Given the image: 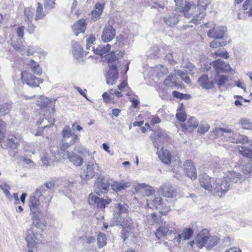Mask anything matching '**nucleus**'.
Masks as SVG:
<instances>
[{"label": "nucleus", "mask_w": 252, "mask_h": 252, "mask_svg": "<svg viewBox=\"0 0 252 252\" xmlns=\"http://www.w3.org/2000/svg\"><path fill=\"white\" fill-rule=\"evenodd\" d=\"M182 13L186 18H191L190 22L196 24L200 21L205 16L204 11L199 5L192 6L189 2L182 8Z\"/></svg>", "instance_id": "obj_1"}, {"label": "nucleus", "mask_w": 252, "mask_h": 252, "mask_svg": "<svg viewBox=\"0 0 252 252\" xmlns=\"http://www.w3.org/2000/svg\"><path fill=\"white\" fill-rule=\"evenodd\" d=\"M113 222L115 225H121L123 229L122 231V238L124 241L129 237H132L133 228L131 225V220L129 217H124L117 213L113 218Z\"/></svg>", "instance_id": "obj_2"}, {"label": "nucleus", "mask_w": 252, "mask_h": 252, "mask_svg": "<svg viewBox=\"0 0 252 252\" xmlns=\"http://www.w3.org/2000/svg\"><path fill=\"white\" fill-rule=\"evenodd\" d=\"M62 139L60 143V148L62 151H65L71 146L73 145L78 139V135L66 126L62 130Z\"/></svg>", "instance_id": "obj_3"}, {"label": "nucleus", "mask_w": 252, "mask_h": 252, "mask_svg": "<svg viewBox=\"0 0 252 252\" xmlns=\"http://www.w3.org/2000/svg\"><path fill=\"white\" fill-rule=\"evenodd\" d=\"M50 152L52 155V158H49L46 152L43 153L41 157V161L44 166H47L51 164V163L54 162L55 160H61L62 158H64L65 151H62L60 148V146H52L50 147Z\"/></svg>", "instance_id": "obj_4"}, {"label": "nucleus", "mask_w": 252, "mask_h": 252, "mask_svg": "<svg viewBox=\"0 0 252 252\" xmlns=\"http://www.w3.org/2000/svg\"><path fill=\"white\" fill-rule=\"evenodd\" d=\"M176 224L174 222H168L162 224L156 230L155 235L158 238L163 236L176 233Z\"/></svg>", "instance_id": "obj_5"}, {"label": "nucleus", "mask_w": 252, "mask_h": 252, "mask_svg": "<svg viewBox=\"0 0 252 252\" xmlns=\"http://www.w3.org/2000/svg\"><path fill=\"white\" fill-rule=\"evenodd\" d=\"M110 184L108 180L103 175H100L95 181L94 191L98 195L107 193Z\"/></svg>", "instance_id": "obj_6"}, {"label": "nucleus", "mask_w": 252, "mask_h": 252, "mask_svg": "<svg viewBox=\"0 0 252 252\" xmlns=\"http://www.w3.org/2000/svg\"><path fill=\"white\" fill-rule=\"evenodd\" d=\"M230 185V182L227 181V178H219L216 180L213 186V189L217 195L221 197L228 190Z\"/></svg>", "instance_id": "obj_7"}, {"label": "nucleus", "mask_w": 252, "mask_h": 252, "mask_svg": "<svg viewBox=\"0 0 252 252\" xmlns=\"http://www.w3.org/2000/svg\"><path fill=\"white\" fill-rule=\"evenodd\" d=\"M26 240L27 242L28 248H33L35 243L43 242V237L41 233H34L32 229H28L26 233Z\"/></svg>", "instance_id": "obj_8"}, {"label": "nucleus", "mask_w": 252, "mask_h": 252, "mask_svg": "<svg viewBox=\"0 0 252 252\" xmlns=\"http://www.w3.org/2000/svg\"><path fill=\"white\" fill-rule=\"evenodd\" d=\"M21 79L23 82L32 87H38L42 83V80L38 78L31 73L24 71L21 73Z\"/></svg>", "instance_id": "obj_9"}, {"label": "nucleus", "mask_w": 252, "mask_h": 252, "mask_svg": "<svg viewBox=\"0 0 252 252\" xmlns=\"http://www.w3.org/2000/svg\"><path fill=\"white\" fill-rule=\"evenodd\" d=\"M116 35L115 29L109 24L105 25L101 34V39L105 42H107L112 40Z\"/></svg>", "instance_id": "obj_10"}, {"label": "nucleus", "mask_w": 252, "mask_h": 252, "mask_svg": "<svg viewBox=\"0 0 252 252\" xmlns=\"http://www.w3.org/2000/svg\"><path fill=\"white\" fill-rule=\"evenodd\" d=\"M109 68L106 76V83L108 85H113L116 83L118 78L117 67L115 64H110Z\"/></svg>", "instance_id": "obj_11"}, {"label": "nucleus", "mask_w": 252, "mask_h": 252, "mask_svg": "<svg viewBox=\"0 0 252 252\" xmlns=\"http://www.w3.org/2000/svg\"><path fill=\"white\" fill-rule=\"evenodd\" d=\"M88 202L90 204H96L99 208H104L111 202V199L100 198L95 195L90 194L88 197Z\"/></svg>", "instance_id": "obj_12"}, {"label": "nucleus", "mask_w": 252, "mask_h": 252, "mask_svg": "<svg viewBox=\"0 0 252 252\" xmlns=\"http://www.w3.org/2000/svg\"><path fill=\"white\" fill-rule=\"evenodd\" d=\"M92 161L89 162V164H87L86 169L83 171L82 174L80 175L81 178L85 180H88L92 178L94 176V168L95 166L97 165V164H94V160L92 157Z\"/></svg>", "instance_id": "obj_13"}, {"label": "nucleus", "mask_w": 252, "mask_h": 252, "mask_svg": "<svg viewBox=\"0 0 252 252\" xmlns=\"http://www.w3.org/2000/svg\"><path fill=\"white\" fill-rule=\"evenodd\" d=\"M184 171L189 178L192 180L196 179L197 177L196 169L190 160H187L185 161L183 164Z\"/></svg>", "instance_id": "obj_14"}, {"label": "nucleus", "mask_w": 252, "mask_h": 252, "mask_svg": "<svg viewBox=\"0 0 252 252\" xmlns=\"http://www.w3.org/2000/svg\"><path fill=\"white\" fill-rule=\"evenodd\" d=\"M158 192L159 195L170 198H173L176 195V190L169 185H163L158 189Z\"/></svg>", "instance_id": "obj_15"}, {"label": "nucleus", "mask_w": 252, "mask_h": 252, "mask_svg": "<svg viewBox=\"0 0 252 252\" xmlns=\"http://www.w3.org/2000/svg\"><path fill=\"white\" fill-rule=\"evenodd\" d=\"M226 31V28L221 26L217 28H214L210 29L207 35L208 37L213 38H221L224 36L225 32Z\"/></svg>", "instance_id": "obj_16"}, {"label": "nucleus", "mask_w": 252, "mask_h": 252, "mask_svg": "<svg viewBox=\"0 0 252 252\" xmlns=\"http://www.w3.org/2000/svg\"><path fill=\"white\" fill-rule=\"evenodd\" d=\"M212 65L215 67L217 73L220 72H227L232 70L229 64L221 60H218L212 62Z\"/></svg>", "instance_id": "obj_17"}, {"label": "nucleus", "mask_w": 252, "mask_h": 252, "mask_svg": "<svg viewBox=\"0 0 252 252\" xmlns=\"http://www.w3.org/2000/svg\"><path fill=\"white\" fill-rule=\"evenodd\" d=\"M86 20L84 19L79 20L72 26V29L75 35L77 36L80 33H84L86 29Z\"/></svg>", "instance_id": "obj_18"}, {"label": "nucleus", "mask_w": 252, "mask_h": 252, "mask_svg": "<svg viewBox=\"0 0 252 252\" xmlns=\"http://www.w3.org/2000/svg\"><path fill=\"white\" fill-rule=\"evenodd\" d=\"M199 181L201 186L206 190H212L213 189V186L211 184L212 179L206 174L199 175Z\"/></svg>", "instance_id": "obj_19"}, {"label": "nucleus", "mask_w": 252, "mask_h": 252, "mask_svg": "<svg viewBox=\"0 0 252 252\" xmlns=\"http://www.w3.org/2000/svg\"><path fill=\"white\" fill-rule=\"evenodd\" d=\"M209 235V233L205 230L200 232L197 235L195 241L198 248H202L207 243Z\"/></svg>", "instance_id": "obj_20"}, {"label": "nucleus", "mask_w": 252, "mask_h": 252, "mask_svg": "<svg viewBox=\"0 0 252 252\" xmlns=\"http://www.w3.org/2000/svg\"><path fill=\"white\" fill-rule=\"evenodd\" d=\"M22 139V138L20 135H10L7 139V146L11 149H16L18 147Z\"/></svg>", "instance_id": "obj_21"}, {"label": "nucleus", "mask_w": 252, "mask_h": 252, "mask_svg": "<svg viewBox=\"0 0 252 252\" xmlns=\"http://www.w3.org/2000/svg\"><path fill=\"white\" fill-rule=\"evenodd\" d=\"M39 203L40 202L29 204L31 213L32 214V217L35 220H39L42 216L39 208Z\"/></svg>", "instance_id": "obj_22"}, {"label": "nucleus", "mask_w": 252, "mask_h": 252, "mask_svg": "<svg viewBox=\"0 0 252 252\" xmlns=\"http://www.w3.org/2000/svg\"><path fill=\"white\" fill-rule=\"evenodd\" d=\"M66 153V158L72 162L73 164L76 166H80L82 164L83 159L81 157L75 154L70 153L68 151Z\"/></svg>", "instance_id": "obj_23"}, {"label": "nucleus", "mask_w": 252, "mask_h": 252, "mask_svg": "<svg viewBox=\"0 0 252 252\" xmlns=\"http://www.w3.org/2000/svg\"><path fill=\"white\" fill-rule=\"evenodd\" d=\"M198 82L199 85L205 89H210L213 85V81L209 80L207 75H203L200 77L198 78Z\"/></svg>", "instance_id": "obj_24"}, {"label": "nucleus", "mask_w": 252, "mask_h": 252, "mask_svg": "<svg viewBox=\"0 0 252 252\" xmlns=\"http://www.w3.org/2000/svg\"><path fill=\"white\" fill-rule=\"evenodd\" d=\"M230 141L234 143H244L248 141V138L239 133H233L231 136L229 137Z\"/></svg>", "instance_id": "obj_25"}, {"label": "nucleus", "mask_w": 252, "mask_h": 252, "mask_svg": "<svg viewBox=\"0 0 252 252\" xmlns=\"http://www.w3.org/2000/svg\"><path fill=\"white\" fill-rule=\"evenodd\" d=\"M158 158L165 164H168L170 162L171 156L169 152L163 148L158 152Z\"/></svg>", "instance_id": "obj_26"}, {"label": "nucleus", "mask_w": 252, "mask_h": 252, "mask_svg": "<svg viewBox=\"0 0 252 252\" xmlns=\"http://www.w3.org/2000/svg\"><path fill=\"white\" fill-rule=\"evenodd\" d=\"M122 57V53L120 51L111 52L110 54L106 55V59L109 63V67L110 64L112 65L113 62L118 60L120 58Z\"/></svg>", "instance_id": "obj_27"}, {"label": "nucleus", "mask_w": 252, "mask_h": 252, "mask_svg": "<svg viewBox=\"0 0 252 252\" xmlns=\"http://www.w3.org/2000/svg\"><path fill=\"white\" fill-rule=\"evenodd\" d=\"M110 45L108 44L99 45L97 46V47L96 48H95L94 47H92V51L94 52V54L101 56L106 53L108 51L110 50Z\"/></svg>", "instance_id": "obj_28"}, {"label": "nucleus", "mask_w": 252, "mask_h": 252, "mask_svg": "<svg viewBox=\"0 0 252 252\" xmlns=\"http://www.w3.org/2000/svg\"><path fill=\"white\" fill-rule=\"evenodd\" d=\"M147 205L149 208H152V207L150 205H151L153 207H155L157 210L158 206L160 205L163 202V200L160 196L152 197L151 198L147 200Z\"/></svg>", "instance_id": "obj_29"}, {"label": "nucleus", "mask_w": 252, "mask_h": 252, "mask_svg": "<svg viewBox=\"0 0 252 252\" xmlns=\"http://www.w3.org/2000/svg\"><path fill=\"white\" fill-rule=\"evenodd\" d=\"M225 178L227 179V181L229 182H233L237 183L242 179V175L239 173H236L235 171H228L226 177Z\"/></svg>", "instance_id": "obj_30"}, {"label": "nucleus", "mask_w": 252, "mask_h": 252, "mask_svg": "<svg viewBox=\"0 0 252 252\" xmlns=\"http://www.w3.org/2000/svg\"><path fill=\"white\" fill-rule=\"evenodd\" d=\"M177 77L175 74L169 75L164 81V84L165 86L169 87H174L177 86L176 82Z\"/></svg>", "instance_id": "obj_31"}, {"label": "nucleus", "mask_w": 252, "mask_h": 252, "mask_svg": "<svg viewBox=\"0 0 252 252\" xmlns=\"http://www.w3.org/2000/svg\"><path fill=\"white\" fill-rule=\"evenodd\" d=\"M72 53L74 56L76 58L80 57L83 53V49L81 45L77 42L72 44Z\"/></svg>", "instance_id": "obj_32"}, {"label": "nucleus", "mask_w": 252, "mask_h": 252, "mask_svg": "<svg viewBox=\"0 0 252 252\" xmlns=\"http://www.w3.org/2000/svg\"><path fill=\"white\" fill-rule=\"evenodd\" d=\"M219 242L220 238L216 236L210 237L209 236V239L206 246L207 249L208 250L212 249L214 247L217 245Z\"/></svg>", "instance_id": "obj_33"}, {"label": "nucleus", "mask_w": 252, "mask_h": 252, "mask_svg": "<svg viewBox=\"0 0 252 252\" xmlns=\"http://www.w3.org/2000/svg\"><path fill=\"white\" fill-rule=\"evenodd\" d=\"M94 7L95 9L92 12L93 19H96L101 15L103 9V5L100 3H96Z\"/></svg>", "instance_id": "obj_34"}, {"label": "nucleus", "mask_w": 252, "mask_h": 252, "mask_svg": "<svg viewBox=\"0 0 252 252\" xmlns=\"http://www.w3.org/2000/svg\"><path fill=\"white\" fill-rule=\"evenodd\" d=\"M163 20L166 25L173 26L179 21L178 18L176 15H172L163 17Z\"/></svg>", "instance_id": "obj_35"}, {"label": "nucleus", "mask_w": 252, "mask_h": 252, "mask_svg": "<svg viewBox=\"0 0 252 252\" xmlns=\"http://www.w3.org/2000/svg\"><path fill=\"white\" fill-rule=\"evenodd\" d=\"M54 119L52 118H43L41 120H39L37 122V125L38 126L43 124V126H41L42 128H45L46 127L50 126L54 124Z\"/></svg>", "instance_id": "obj_36"}, {"label": "nucleus", "mask_w": 252, "mask_h": 252, "mask_svg": "<svg viewBox=\"0 0 252 252\" xmlns=\"http://www.w3.org/2000/svg\"><path fill=\"white\" fill-rule=\"evenodd\" d=\"M35 195L37 197L43 196L44 198L47 197L49 195L50 191L46 189L44 186H41L39 189H37L35 191Z\"/></svg>", "instance_id": "obj_37"}, {"label": "nucleus", "mask_w": 252, "mask_h": 252, "mask_svg": "<svg viewBox=\"0 0 252 252\" xmlns=\"http://www.w3.org/2000/svg\"><path fill=\"white\" fill-rule=\"evenodd\" d=\"M228 81V77L226 76L220 75L219 73L215 76L214 82L216 83L219 87L220 88L221 86H223L225 83Z\"/></svg>", "instance_id": "obj_38"}, {"label": "nucleus", "mask_w": 252, "mask_h": 252, "mask_svg": "<svg viewBox=\"0 0 252 252\" xmlns=\"http://www.w3.org/2000/svg\"><path fill=\"white\" fill-rule=\"evenodd\" d=\"M112 189L115 191H119L128 187L127 184L115 182L111 185Z\"/></svg>", "instance_id": "obj_39"}, {"label": "nucleus", "mask_w": 252, "mask_h": 252, "mask_svg": "<svg viewBox=\"0 0 252 252\" xmlns=\"http://www.w3.org/2000/svg\"><path fill=\"white\" fill-rule=\"evenodd\" d=\"M239 153L243 156L246 158H252V151L248 147H241L239 148Z\"/></svg>", "instance_id": "obj_40"}, {"label": "nucleus", "mask_w": 252, "mask_h": 252, "mask_svg": "<svg viewBox=\"0 0 252 252\" xmlns=\"http://www.w3.org/2000/svg\"><path fill=\"white\" fill-rule=\"evenodd\" d=\"M239 124L244 129H252V122L249 119L242 118L240 120Z\"/></svg>", "instance_id": "obj_41"}, {"label": "nucleus", "mask_w": 252, "mask_h": 252, "mask_svg": "<svg viewBox=\"0 0 252 252\" xmlns=\"http://www.w3.org/2000/svg\"><path fill=\"white\" fill-rule=\"evenodd\" d=\"M140 189L144 190L143 192V194L144 195L150 196L153 192V190L152 189L151 187H147L144 184L140 185L138 187L136 188V191L139 190Z\"/></svg>", "instance_id": "obj_42"}, {"label": "nucleus", "mask_w": 252, "mask_h": 252, "mask_svg": "<svg viewBox=\"0 0 252 252\" xmlns=\"http://www.w3.org/2000/svg\"><path fill=\"white\" fill-rule=\"evenodd\" d=\"M45 16V12L43 11L42 4L40 3H37V7L36 10V15L35 19L38 20L43 18Z\"/></svg>", "instance_id": "obj_43"}, {"label": "nucleus", "mask_w": 252, "mask_h": 252, "mask_svg": "<svg viewBox=\"0 0 252 252\" xmlns=\"http://www.w3.org/2000/svg\"><path fill=\"white\" fill-rule=\"evenodd\" d=\"M158 210L161 214L165 215L170 210V206L167 200L164 201L159 206H158Z\"/></svg>", "instance_id": "obj_44"}, {"label": "nucleus", "mask_w": 252, "mask_h": 252, "mask_svg": "<svg viewBox=\"0 0 252 252\" xmlns=\"http://www.w3.org/2000/svg\"><path fill=\"white\" fill-rule=\"evenodd\" d=\"M97 243L99 248H102L107 244V237L105 234L99 233L97 237Z\"/></svg>", "instance_id": "obj_45"}, {"label": "nucleus", "mask_w": 252, "mask_h": 252, "mask_svg": "<svg viewBox=\"0 0 252 252\" xmlns=\"http://www.w3.org/2000/svg\"><path fill=\"white\" fill-rule=\"evenodd\" d=\"M240 169L244 174H248L252 172V162L248 163L247 164H243L240 166Z\"/></svg>", "instance_id": "obj_46"}, {"label": "nucleus", "mask_w": 252, "mask_h": 252, "mask_svg": "<svg viewBox=\"0 0 252 252\" xmlns=\"http://www.w3.org/2000/svg\"><path fill=\"white\" fill-rule=\"evenodd\" d=\"M118 211L117 212L120 215H122L124 217H127L128 212V206L126 203H119L118 205Z\"/></svg>", "instance_id": "obj_47"}, {"label": "nucleus", "mask_w": 252, "mask_h": 252, "mask_svg": "<svg viewBox=\"0 0 252 252\" xmlns=\"http://www.w3.org/2000/svg\"><path fill=\"white\" fill-rule=\"evenodd\" d=\"M12 46L16 51L22 55H23L27 50L26 47L18 41L12 43Z\"/></svg>", "instance_id": "obj_48"}, {"label": "nucleus", "mask_w": 252, "mask_h": 252, "mask_svg": "<svg viewBox=\"0 0 252 252\" xmlns=\"http://www.w3.org/2000/svg\"><path fill=\"white\" fill-rule=\"evenodd\" d=\"M210 128L209 124L205 122L202 121L200 123L198 129V132L200 133L203 134L207 132Z\"/></svg>", "instance_id": "obj_49"}, {"label": "nucleus", "mask_w": 252, "mask_h": 252, "mask_svg": "<svg viewBox=\"0 0 252 252\" xmlns=\"http://www.w3.org/2000/svg\"><path fill=\"white\" fill-rule=\"evenodd\" d=\"M38 105L41 107H46L50 104L51 106H49V107L51 108L52 112H54V108L52 106V104L50 102V100L48 99V98H42L40 101H38Z\"/></svg>", "instance_id": "obj_50"}, {"label": "nucleus", "mask_w": 252, "mask_h": 252, "mask_svg": "<svg viewBox=\"0 0 252 252\" xmlns=\"http://www.w3.org/2000/svg\"><path fill=\"white\" fill-rule=\"evenodd\" d=\"M34 10L30 8H26L25 9L24 15L26 17V21L31 22L33 16Z\"/></svg>", "instance_id": "obj_51"}, {"label": "nucleus", "mask_w": 252, "mask_h": 252, "mask_svg": "<svg viewBox=\"0 0 252 252\" xmlns=\"http://www.w3.org/2000/svg\"><path fill=\"white\" fill-rule=\"evenodd\" d=\"M187 126L192 129L196 128L198 126V122L194 117H190L187 123Z\"/></svg>", "instance_id": "obj_52"}, {"label": "nucleus", "mask_w": 252, "mask_h": 252, "mask_svg": "<svg viewBox=\"0 0 252 252\" xmlns=\"http://www.w3.org/2000/svg\"><path fill=\"white\" fill-rule=\"evenodd\" d=\"M183 67L186 69V71L190 74H193L194 71L196 69L195 66L190 62L186 63L183 65Z\"/></svg>", "instance_id": "obj_53"}, {"label": "nucleus", "mask_w": 252, "mask_h": 252, "mask_svg": "<svg viewBox=\"0 0 252 252\" xmlns=\"http://www.w3.org/2000/svg\"><path fill=\"white\" fill-rule=\"evenodd\" d=\"M169 163L171 164V166L173 167V169L175 171H177L179 170V168H181V160L179 158L175 159V160L173 161H171Z\"/></svg>", "instance_id": "obj_54"}, {"label": "nucleus", "mask_w": 252, "mask_h": 252, "mask_svg": "<svg viewBox=\"0 0 252 252\" xmlns=\"http://www.w3.org/2000/svg\"><path fill=\"white\" fill-rule=\"evenodd\" d=\"M159 48L157 46H153L148 51V56L151 58H156L158 54Z\"/></svg>", "instance_id": "obj_55"}, {"label": "nucleus", "mask_w": 252, "mask_h": 252, "mask_svg": "<svg viewBox=\"0 0 252 252\" xmlns=\"http://www.w3.org/2000/svg\"><path fill=\"white\" fill-rule=\"evenodd\" d=\"M177 74L182 78V79L186 83L189 84L190 80L189 76L182 70H177Z\"/></svg>", "instance_id": "obj_56"}, {"label": "nucleus", "mask_w": 252, "mask_h": 252, "mask_svg": "<svg viewBox=\"0 0 252 252\" xmlns=\"http://www.w3.org/2000/svg\"><path fill=\"white\" fill-rule=\"evenodd\" d=\"M10 105L7 103H4L0 106V116L4 115L9 112Z\"/></svg>", "instance_id": "obj_57"}, {"label": "nucleus", "mask_w": 252, "mask_h": 252, "mask_svg": "<svg viewBox=\"0 0 252 252\" xmlns=\"http://www.w3.org/2000/svg\"><path fill=\"white\" fill-rule=\"evenodd\" d=\"M183 234L184 240H189L193 234V230L190 228H186L184 230Z\"/></svg>", "instance_id": "obj_58"}, {"label": "nucleus", "mask_w": 252, "mask_h": 252, "mask_svg": "<svg viewBox=\"0 0 252 252\" xmlns=\"http://www.w3.org/2000/svg\"><path fill=\"white\" fill-rule=\"evenodd\" d=\"M0 188L3 190L5 195L7 197H9L10 195V193L8 190L10 188L8 185L6 183L4 182L2 184L0 185Z\"/></svg>", "instance_id": "obj_59"}, {"label": "nucleus", "mask_w": 252, "mask_h": 252, "mask_svg": "<svg viewBox=\"0 0 252 252\" xmlns=\"http://www.w3.org/2000/svg\"><path fill=\"white\" fill-rule=\"evenodd\" d=\"M223 132L226 133H233V131H232L229 128H216L215 130V134L219 136L220 134L222 135Z\"/></svg>", "instance_id": "obj_60"}, {"label": "nucleus", "mask_w": 252, "mask_h": 252, "mask_svg": "<svg viewBox=\"0 0 252 252\" xmlns=\"http://www.w3.org/2000/svg\"><path fill=\"white\" fill-rule=\"evenodd\" d=\"M172 94L175 97L184 99H188L190 97L189 95L184 94L176 91L173 92Z\"/></svg>", "instance_id": "obj_61"}, {"label": "nucleus", "mask_w": 252, "mask_h": 252, "mask_svg": "<svg viewBox=\"0 0 252 252\" xmlns=\"http://www.w3.org/2000/svg\"><path fill=\"white\" fill-rule=\"evenodd\" d=\"M95 41V38L94 36H90L89 37L87 38L86 39V46H87V48L94 47L93 45H94V42Z\"/></svg>", "instance_id": "obj_62"}, {"label": "nucleus", "mask_w": 252, "mask_h": 252, "mask_svg": "<svg viewBox=\"0 0 252 252\" xmlns=\"http://www.w3.org/2000/svg\"><path fill=\"white\" fill-rule=\"evenodd\" d=\"M147 220L150 223H154L158 220V217L155 213L151 212L147 216Z\"/></svg>", "instance_id": "obj_63"}, {"label": "nucleus", "mask_w": 252, "mask_h": 252, "mask_svg": "<svg viewBox=\"0 0 252 252\" xmlns=\"http://www.w3.org/2000/svg\"><path fill=\"white\" fill-rule=\"evenodd\" d=\"M55 4V0H44V5L46 9H51L54 7Z\"/></svg>", "instance_id": "obj_64"}]
</instances>
